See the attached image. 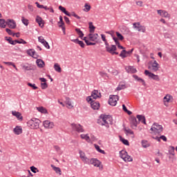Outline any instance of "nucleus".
Masks as SVG:
<instances>
[{"label":"nucleus","instance_id":"obj_1","mask_svg":"<svg viewBox=\"0 0 177 177\" xmlns=\"http://www.w3.org/2000/svg\"><path fill=\"white\" fill-rule=\"evenodd\" d=\"M108 115H101L99 119H97V123L103 127L104 126L106 128L109 129V124L108 122Z\"/></svg>","mask_w":177,"mask_h":177},{"label":"nucleus","instance_id":"obj_2","mask_svg":"<svg viewBox=\"0 0 177 177\" xmlns=\"http://www.w3.org/2000/svg\"><path fill=\"white\" fill-rule=\"evenodd\" d=\"M40 122L41 121L39 119L32 118L28 122V125L30 129H38L39 128Z\"/></svg>","mask_w":177,"mask_h":177},{"label":"nucleus","instance_id":"obj_3","mask_svg":"<svg viewBox=\"0 0 177 177\" xmlns=\"http://www.w3.org/2000/svg\"><path fill=\"white\" fill-rule=\"evenodd\" d=\"M120 157L126 162L133 161V158L131 157V156L128 155L127 152L124 150L120 151Z\"/></svg>","mask_w":177,"mask_h":177},{"label":"nucleus","instance_id":"obj_4","mask_svg":"<svg viewBox=\"0 0 177 177\" xmlns=\"http://www.w3.org/2000/svg\"><path fill=\"white\" fill-rule=\"evenodd\" d=\"M106 46V51L111 53V55H118V52H115L117 50V47L115 45H109V44H107Z\"/></svg>","mask_w":177,"mask_h":177},{"label":"nucleus","instance_id":"obj_5","mask_svg":"<svg viewBox=\"0 0 177 177\" xmlns=\"http://www.w3.org/2000/svg\"><path fill=\"white\" fill-rule=\"evenodd\" d=\"M101 93H99L97 90H94L91 93V96L87 97L86 100L88 102H92L93 99L96 100L97 98L100 97Z\"/></svg>","mask_w":177,"mask_h":177},{"label":"nucleus","instance_id":"obj_6","mask_svg":"<svg viewBox=\"0 0 177 177\" xmlns=\"http://www.w3.org/2000/svg\"><path fill=\"white\" fill-rule=\"evenodd\" d=\"M151 131H153L155 133H160L162 132L163 127L161 125H159L158 123H153V126L150 129Z\"/></svg>","mask_w":177,"mask_h":177},{"label":"nucleus","instance_id":"obj_7","mask_svg":"<svg viewBox=\"0 0 177 177\" xmlns=\"http://www.w3.org/2000/svg\"><path fill=\"white\" fill-rule=\"evenodd\" d=\"M88 165H94L95 167H100V169H103V167L101 166V162L96 158H91Z\"/></svg>","mask_w":177,"mask_h":177},{"label":"nucleus","instance_id":"obj_8","mask_svg":"<svg viewBox=\"0 0 177 177\" xmlns=\"http://www.w3.org/2000/svg\"><path fill=\"white\" fill-rule=\"evenodd\" d=\"M71 127H72L73 131H77V133L84 132V127L82 126H81L80 124L73 123L71 124Z\"/></svg>","mask_w":177,"mask_h":177},{"label":"nucleus","instance_id":"obj_9","mask_svg":"<svg viewBox=\"0 0 177 177\" xmlns=\"http://www.w3.org/2000/svg\"><path fill=\"white\" fill-rule=\"evenodd\" d=\"M129 121L131 128L133 129H136L138 124H139L138 120L135 117L132 116L130 118Z\"/></svg>","mask_w":177,"mask_h":177},{"label":"nucleus","instance_id":"obj_10","mask_svg":"<svg viewBox=\"0 0 177 177\" xmlns=\"http://www.w3.org/2000/svg\"><path fill=\"white\" fill-rule=\"evenodd\" d=\"M119 100V97L118 95H111L109 100L108 101L109 104L112 106H115L117 102Z\"/></svg>","mask_w":177,"mask_h":177},{"label":"nucleus","instance_id":"obj_11","mask_svg":"<svg viewBox=\"0 0 177 177\" xmlns=\"http://www.w3.org/2000/svg\"><path fill=\"white\" fill-rule=\"evenodd\" d=\"M145 75L146 76H149V78L156 80V81H159V76L154 75L153 73L149 72V71L148 70H145Z\"/></svg>","mask_w":177,"mask_h":177},{"label":"nucleus","instance_id":"obj_12","mask_svg":"<svg viewBox=\"0 0 177 177\" xmlns=\"http://www.w3.org/2000/svg\"><path fill=\"white\" fill-rule=\"evenodd\" d=\"M133 26V28L137 30L138 32H146V28L144 26H142L139 22L134 23Z\"/></svg>","mask_w":177,"mask_h":177},{"label":"nucleus","instance_id":"obj_13","mask_svg":"<svg viewBox=\"0 0 177 177\" xmlns=\"http://www.w3.org/2000/svg\"><path fill=\"white\" fill-rule=\"evenodd\" d=\"M43 125L45 129H52L54 127V122H50V120H44L43 122Z\"/></svg>","mask_w":177,"mask_h":177},{"label":"nucleus","instance_id":"obj_14","mask_svg":"<svg viewBox=\"0 0 177 177\" xmlns=\"http://www.w3.org/2000/svg\"><path fill=\"white\" fill-rule=\"evenodd\" d=\"M6 24L10 29H15L17 27L16 22L14 19H7Z\"/></svg>","mask_w":177,"mask_h":177},{"label":"nucleus","instance_id":"obj_15","mask_svg":"<svg viewBox=\"0 0 177 177\" xmlns=\"http://www.w3.org/2000/svg\"><path fill=\"white\" fill-rule=\"evenodd\" d=\"M159 64L157 61H153V63L151 66H149V69L151 70L153 72H157L158 71Z\"/></svg>","mask_w":177,"mask_h":177},{"label":"nucleus","instance_id":"obj_16","mask_svg":"<svg viewBox=\"0 0 177 177\" xmlns=\"http://www.w3.org/2000/svg\"><path fill=\"white\" fill-rule=\"evenodd\" d=\"M91 104V109L94 110H97L100 107V104L99 102L91 100V102H88Z\"/></svg>","mask_w":177,"mask_h":177},{"label":"nucleus","instance_id":"obj_17","mask_svg":"<svg viewBox=\"0 0 177 177\" xmlns=\"http://www.w3.org/2000/svg\"><path fill=\"white\" fill-rule=\"evenodd\" d=\"M21 67L24 71H30L34 70V66L29 64H26V65H21Z\"/></svg>","mask_w":177,"mask_h":177},{"label":"nucleus","instance_id":"obj_18","mask_svg":"<svg viewBox=\"0 0 177 177\" xmlns=\"http://www.w3.org/2000/svg\"><path fill=\"white\" fill-rule=\"evenodd\" d=\"M124 131L125 133L127 134V136H131V137L133 138H135L134 133L130 128L126 127L124 129Z\"/></svg>","mask_w":177,"mask_h":177},{"label":"nucleus","instance_id":"obj_19","mask_svg":"<svg viewBox=\"0 0 177 177\" xmlns=\"http://www.w3.org/2000/svg\"><path fill=\"white\" fill-rule=\"evenodd\" d=\"M73 43L75 44L80 45L81 48H85V44L84 43L83 41H81L78 39H73L71 40Z\"/></svg>","mask_w":177,"mask_h":177},{"label":"nucleus","instance_id":"obj_20","mask_svg":"<svg viewBox=\"0 0 177 177\" xmlns=\"http://www.w3.org/2000/svg\"><path fill=\"white\" fill-rule=\"evenodd\" d=\"M35 21L36 23L38 24L39 26H40L41 28L44 27V20H42V19L39 16H37Z\"/></svg>","mask_w":177,"mask_h":177},{"label":"nucleus","instance_id":"obj_21","mask_svg":"<svg viewBox=\"0 0 177 177\" xmlns=\"http://www.w3.org/2000/svg\"><path fill=\"white\" fill-rule=\"evenodd\" d=\"M13 132L15 135H20L22 133V128L21 127L17 126L14 128Z\"/></svg>","mask_w":177,"mask_h":177},{"label":"nucleus","instance_id":"obj_22","mask_svg":"<svg viewBox=\"0 0 177 177\" xmlns=\"http://www.w3.org/2000/svg\"><path fill=\"white\" fill-rule=\"evenodd\" d=\"M126 70L127 73H136L138 72V70H136L133 66H129L126 67Z\"/></svg>","mask_w":177,"mask_h":177},{"label":"nucleus","instance_id":"obj_23","mask_svg":"<svg viewBox=\"0 0 177 177\" xmlns=\"http://www.w3.org/2000/svg\"><path fill=\"white\" fill-rule=\"evenodd\" d=\"M133 78L137 80L139 82H141L142 84V86H146V82H145V80L142 79L141 77H139V76L133 75Z\"/></svg>","mask_w":177,"mask_h":177},{"label":"nucleus","instance_id":"obj_24","mask_svg":"<svg viewBox=\"0 0 177 177\" xmlns=\"http://www.w3.org/2000/svg\"><path fill=\"white\" fill-rule=\"evenodd\" d=\"M36 64H37V66L39 67V68H44L45 66V62L44 60H41L40 59H37L36 61Z\"/></svg>","mask_w":177,"mask_h":177},{"label":"nucleus","instance_id":"obj_25","mask_svg":"<svg viewBox=\"0 0 177 177\" xmlns=\"http://www.w3.org/2000/svg\"><path fill=\"white\" fill-rule=\"evenodd\" d=\"M137 119L138 120V123L140 122H142L143 124H146V118L142 115H137Z\"/></svg>","mask_w":177,"mask_h":177},{"label":"nucleus","instance_id":"obj_26","mask_svg":"<svg viewBox=\"0 0 177 177\" xmlns=\"http://www.w3.org/2000/svg\"><path fill=\"white\" fill-rule=\"evenodd\" d=\"M50 167H52V169H53L54 171H55L59 175H62V170H61L60 167H56L53 165H50Z\"/></svg>","mask_w":177,"mask_h":177},{"label":"nucleus","instance_id":"obj_27","mask_svg":"<svg viewBox=\"0 0 177 177\" xmlns=\"http://www.w3.org/2000/svg\"><path fill=\"white\" fill-rule=\"evenodd\" d=\"M26 53L30 57L37 59V57L35 56V51L33 49H29L26 51Z\"/></svg>","mask_w":177,"mask_h":177},{"label":"nucleus","instance_id":"obj_28","mask_svg":"<svg viewBox=\"0 0 177 177\" xmlns=\"http://www.w3.org/2000/svg\"><path fill=\"white\" fill-rule=\"evenodd\" d=\"M12 115L17 117L18 120H22L21 113H20L19 112L17 111H12Z\"/></svg>","mask_w":177,"mask_h":177},{"label":"nucleus","instance_id":"obj_29","mask_svg":"<svg viewBox=\"0 0 177 177\" xmlns=\"http://www.w3.org/2000/svg\"><path fill=\"white\" fill-rule=\"evenodd\" d=\"M80 137L82 139L86 140V142L88 143L91 142V138H89L88 133L87 134H81Z\"/></svg>","mask_w":177,"mask_h":177},{"label":"nucleus","instance_id":"obj_30","mask_svg":"<svg viewBox=\"0 0 177 177\" xmlns=\"http://www.w3.org/2000/svg\"><path fill=\"white\" fill-rule=\"evenodd\" d=\"M37 110L43 114H46L48 113V111L44 106L37 107Z\"/></svg>","mask_w":177,"mask_h":177},{"label":"nucleus","instance_id":"obj_31","mask_svg":"<svg viewBox=\"0 0 177 177\" xmlns=\"http://www.w3.org/2000/svg\"><path fill=\"white\" fill-rule=\"evenodd\" d=\"M54 70H55L56 72L57 73H62V68L60 67V65H59L57 63L54 64Z\"/></svg>","mask_w":177,"mask_h":177},{"label":"nucleus","instance_id":"obj_32","mask_svg":"<svg viewBox=\"0 0 177 177\" xmlns=\"http://www.w3.org/2000/svg\"><path fill=\"white\" fill-rule=\"evenodd\" d=\"M75 31L77 35H79L80 38L81 39L84 38V34L81 31L80 28H75Z\"/></svg>","mask_w":177,"mask_h":177},{"label":"nucleus","instance_id":"obj_33","mask_svg":"<svg viewBox=\"0 0 177 177\" xmlns=\"http://www.w3.org/2000/svg\"><path fill=\"white\" fill-rule=\"evenodd\" d=\"M126 88V85L125 83H120L119 86H118V88H116V91H121L122 89Z\"/></svg>","mask_w":177,"mask_h":177},{"label":"nucleus","instance_id":"obj_34","mask_svg":"<svg viewBox=\"0 0 177 177\" xmlns=\"http://www.w3.org/2000/svg\"><path fill=\"white\" fill-rule=\"evenodd\" d=\"M17 44L25 45V44H26V41L22 39H20L19 40H15V45H16Z\"/></svg>","mask_w":177,"mask_h":177},{"label":"nucleus","instance_id":"obj_35","mask_svg":"<svg viewBox=\"0 0 177 177\" xmlns=\"http://www.w3.org/2000/svg\"><path fill=\"white\" fill-rule=\"evenodd\" d=\"M5 39L8 41L10 45H15V40H12L10 37H6Z\"/></svg>","mask_w":177,"mask_h":177},{"label":"nucleus","instance_id":"obj_36","mask_svg":"<svg viewBox=\"0 0 177 177\" xmlns=\"http://www.w3.org/2000/svg\"><path fill=\"white\" fill-rule=\"evenodd\" d=\"M90 32L93 33L95 32V27L93 26V22L88 23Z\"/></svg>","mask_w":177,"mask_h":177},{"label":"nucleus","instance_id":"obj_37","mask_svg":"<svg viewBox=\"0 0 177 177\" xmlns=\"http://www.w3.org/2000/svg\"><path fill=\"white\" fill-rule=\"evenodd\" d=\"M142 145L143 148H145V149H146L150 146L148 141L146 140H142Z\"/></svg>","mask_w":177,"mask_h":177},{"label":"nucleus","instance_id":"obj_38","mask_svg":"<svg viewBox=\"0 0 177 177\" xmlns=\"http://www.w3.org/2000/svg\"><path fill=\"white\" fill-rule=\"evenodd\" d=\"M66 104L68 105L67 106L68 109H73V106L72 105V103H71L69 97H66Z\"/></svg>","mask_w":177,"mask_h":177},{"label":"nucleus","instance_id":"obj_39","mask_svg":"<svg viewBox=\"0 0 177 177\" xmlns=\"http://www.w3.org/2000/svg\"><path fill=\"white\" fill-rule=\"evenodd\" d=\"M7 22L5 19H0V27L6 28Z\"/></svg>","mask_w":177,"mask_h":177},{"label":"nucleus","instance_id":"obj_40","mask_svg":"<svg viewBox=\"0 0 177 177\" xmlns=\"http://www.w3.org/2000/svg\"><path fill=\"white\" fill-rule=\"evenodd\" d=\"M95 147L97 151H98L99 153H102V154H106V152L104 150L101 149L99 145H95Z\"/></svg>","mask_w":177,"mask_h":177},{"label":"nucleus","instance_id":"obj_41","mask_svg":"<svg viewBox=\"0 0 177 177\" xmlns=\"http://www.w3.org/2000/svg\"><path fill=\"white\" fill-rule=\"evenodd\" d=\"M161 17H165V18L170 19V17H171V16H170L169 13H168V12H166L165 10H163Z\"/></svg>","mask_w":177,"mask_h":177},{"label":"nucleus","instance_id":"obj_42","mask_svg":"<svg viewBox=\"0 0 177 177\" xmlns=\"http://www.w3.org/2000/svg\"><path fill=\"white\" fill-rule=\"evenodd\" d=\"M81 159L82 162L86 165H88L89 162L91 161V159H88L86 156L81 158Z\"/></svg>","mask_w":177,"mask_h":177},{"label":"nucleus","instance_id":"obj_43","mask_svg":"<svg viewBox=\"0 0 177 177\" xmlns=\"http://www.w3.org/2000/svg\"><path fill=\"white\" fill-rule=\"evenodd\" d=\"M120 57H122V59H124L127 57V53H126V50H122L121 51V53L120 54Z\"/></svg>","mask_w":177,"mask_h":177},{"label":"nucleus","instance_id":"obj_44","mask_svg":"<svg viewBox=\"0 0 177 177\" xmlns=\"http://www.w3.org/2000/svg\"><path fill=\"white\" fill-rule=\"evenodd\" d=\"M91 6L87 3L84 4V11L88 12L91 10Z\"/></svg>","mask_w":177,"mask_h":177},{"label":"nucleus","instance_id":"obj_45","mask_svg":"<svg viewBox=\"0 0 177 177\" xmlns=\"http://www.w3.org/2000/svg\"><path fill=\"white\" fill-rule=\"evenodd\" d=\"M88 39L89 41H95V40H96L97 39H96L95 37H94V36L93 35V33H90V34L88 35Z\"/></svg>","mask_w":177,"mask_h":177},{"label":"nucleus","instance_id":"obj_46","mask_svg":"<svg viewBox=\"0 0 177 177\" xmlns=\"http://www.w3.org/2000/svg\"><path fill=\"white\" fill-rule=\"evenodd\" d=\"M120 141L123 143V145L129 146L130 145L129 141L125 140L124 138H120Z\"/></svg>","mask_w":177,"mask_h":177},{"label":"nucleus","instance_id":"obj_47","mask_svg":"<svg viewBox=\"0 0 177 177\" xmlns=\"http://www.w3.org/2000/svg\"><path fill=\"white\" fill-rule=\"evenodd\" d=\"M101 39L104 42V45H108L109 44V43L106 40V35H104V34H101Z\"/></svg>","mask_w":177,"mask_h":177},{"label":"nucleus","instance_id":"obj_48","mask_svg":"<svg viewBox=\"0 0 177 177\" xmlns=\"http://www.w3.org/2000/svg\"><path fill=\"white\" fill-rule=\"evenodd\" d=\"M21 22L26 26L29 24L28 19H26L24 17H21Z\"/></svg>","mask_w":177,"mask_h":177},{"label":"nucleus","instance_id":"obj_49","mask_svg":"<svg viewBox=\"0 0 177 177\" xmlns=\"http://www.w3.org/2000/svg\"><path fill=\"white\" fill-rule=\"evenodd\" d=\"M6 31L9 35L15 37V33H14L10 28H6Z\"/></svg>","mask_w":177,"mask_h":177},{"label":"nucleus","instance_id":"obj_50","mask_svg":"<svg viewBox=\"0 0 177 177\" xmlns=\"http://www.w3.org/2000/svg\"><path fill=\"white\" fill-rule=\"evenodd\" d=\"M115 35L116 37H118V39H119L120 41H122L124 39V36L121 33L116 32Z\"/></svg>","mask_w":177,"mask_h":177},{"label":"nucleus","instance_id":"obj_51","mask_svg":"<svg viewBox=\"0 0 177 177\" xmlns=\"http://www.w3.org/2000/svg\"><path fill=\"white\" fill-rule=\"evenodd\" d=\"M3 64H6V65H8V66H12L13 68H14L15 70L18 71V69H17L16 65H15L13 62H3Z\"/></svg>","mask_w":177,"mask_h":177},{"label":"nucleus","instance_id":"obj_52","mask_svg":"<svg viewBox=\"0 0 177 177\" xmlns=\"http://www.w3.org/2000/svg\"><path fill=\"white\" fill-rule=\"evenodd\" d=\"M111 37H112L115 45H119L120 42L118 41V38L115 37L114 35H113V34H111Z\"/></svg>","mask_w":177,"mask_h":177},{"label":"nucleus","instance_id":"obj_53","mask_svg":"<svg viewBox=\"0 0 177 177\" xmlns=\"http://www.w3.org/2000/svg\"><path fill=\"white\" fill-rule=\"evenodd\" d=\"M174 147H169V154L174 156Z\"/></svg>","mask_w":177,"mask_h":177},{"label":"nucleus","instance_id":"obj_54","mask_svg":"<svg viewBox=\"0 0 177 177\" xmlns=\"http://www.w3.org/2000/svg\"><path fill=\"white\" fill-rule=\"evenodd\" d=\"M41 44L44 45V46L47 48V49H50V46L48 44V42L46 40L44 42H41Z\"/></svg>","mask_w":177,"mask_h":177},{"label":"nucleus","instance_id":"obj_55","mask_svg":"<svg viewBox=\"0 0 177 177\" xmlns=\"http://www.w3.org/2000/svg\"><path fill=\"white\" fill-rule=\"evenodd\" d=\"M30 171H32V172L35 174L37 172H39V169L37 167H35L34 166L30 167Z\"/></svg>","mask_w":177,"mask_h":177},{"label":"nucleus","instance_id":"obj_56","mask_svg":"<svg viewBox=\"0 0 177 177\" xmlns=\"http://www.w3.org/2000/svg\"><path fill=\"white\" fill-rule=\"evenodd\" d=\"M28 86L32 87L34 90H36L38 88V87L35 86V84L28 83Z\"/></svg>","mask_w":177,"mask_h":177},{"label":"nucleus","instance_id":"obj_57","mask_svg":"<svg viewBox=\"0 0 177 177\" xmlns=\"http://www.w3.org/2000/svg\"><path fill=\"white\" fill-rule=\"evenodd\" d=\"M59 25L64 26V22L63 21L62 16H59V21L58 22Z\"/></svg>","mask_w":177,"mask_h":177},{"label":"nucleus","instance_id":"obj_58","mask_svg":"<svg viewBox=\"0 0 177 177\" xmlns=\"http://www.w3.org/2000/svg\"><path fill=\"white\" fill-rule=\"evenodd\" d=\"M59 10H61L62 13H66L67 12V10H66V8L62 6H59Z\"/></svg>","mask_w":177,"mask_h":177},{"label":"nucleus","instance_id":"obj_59","mask_svg":"<svg viewBox=\"0 0 177 177\" xmlns=\"http://www.w3.org/2000/svg\"><path fill=\"white\" fill-rule=\"evenodd\" d=\"M41 88L43 90L44 89H46L48 88V84L47 83L44 82V83H41Z\"/></svg>","mask_w":177,"mask_h":177},{"label":"nucleus","instance_id":"obj_60","mask_svg":"<svg viewBox=\"0 0 177 177\" xmlns=\"http://www.w3.org/2000/svg\"><path fill=\"white\" fill-rule=\"evenodd\" d=\"M35 4H36L37 7L39 9H44V8H45V6L44 5H41L38 2H36Z\"/></svg>","mask_w":177,"mask_h":177},{"label":"nucleus","instance_id":"obj_61","mask_svg":"<svg viewBox=\"0 0 177 177\" xmlns=\"http://www.w3.org/2000/svg\"><path fill=\"white\" fill-rule=\"evenodd\" d=\"M45 41L46 40L44 39V37L42 36L38 37V41L40 42L41 44L44 43Z\"/></svg>","mask_w":177,"mask_h":177},{"label":"nucleus","instance_id":"obj_62","mask_svg":"<svg viewBox=\"0 0 177 177\" xmlns=\"http://www.w3.org/2000/svg\"><path fill=\"white\" fill-rule=\"evenodd\" d=\"M100 75L104 78L107 77V73L104 72H100Z\"/></svg>","mask_w":177,"mask_h":177},{"label":"nucleus","instance_id":"obj_63","mask_svg":"<svg viewBox=\"0 0 177 177\" xmlns=\"http://www.w3.org/2000/svg\"><path fill=\"white\" fill-rule=\"evenodd\" d=\"M73 16L77 19H80V17H79L75 12H71V17Z\"/></svg>","mask_w":177,"mask_h":177},{"label":"nucleus","instance_id":"obj_64","mask_svg":"<svg viewBox=\"0 0 177 177\" xmlns=\"http://www.w3.org/2000/svg\"><path fill=\"white\" fill-rule=\"evenodd\" d=\"M80 158H83L86 157V155L84 151H80Z\"/></svg>","mask_w":177,"mask_h":177}]
</instances>
